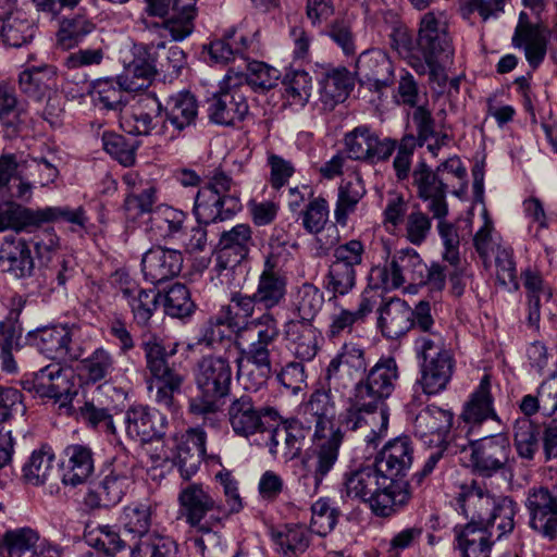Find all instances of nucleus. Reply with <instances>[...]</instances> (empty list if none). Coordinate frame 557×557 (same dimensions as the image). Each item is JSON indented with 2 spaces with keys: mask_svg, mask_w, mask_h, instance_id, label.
Returning a JSON list of instances; mask_svg holds the SVG:
<instances>
[{
  "mask_svg": "<svg viewBox=\"0 0 557 557\" xmlns=\"http://www.w3.org/2000/svg\"><path fill=\"white\" fill-rule=\"evenodd\" d=\"M399 377L393 357H382L359 379L347 398L346 408L338 414L339 424L357 431L368 426L366 442L376 446L386 435L389 421L386 399L393 394Z\"/></svg>",
  "mask_w": 557,
  "mask_h": 557,
  "instance_id": "f257e3e1",
  "label": "nucleus"
},
{
  "mask_svg": "<svg viewBox=\"0 0 557 557\" xmlns=\"http://www.w3.org/2000/svg\"><path fill=\"white\" fill-rule=\"evenodd\" d=\"M232 377V366L226 357L207 355L198 359L193 368L197 394L188 401L189 412L213 426L223 400L231 394Z\"/></svg>",
  "mask_w": 557,
  "mask_h": 557,
  "instance_id": "f03ea898",
  "label": "nucleus"
},
{
  "mask_svg": "<svg viewBox=\"0 0 557 557\" xmlns=\"http://www.w3.org/2000/svg\"><path fill=\"white\" fill-rule=\"evenodd\" d=\"M186 53L178 46L136 45L134 58L120 74L121 84L129 90H144L149 87L157 74L164 78L177 77L185 67Z\"/></svg>",
  "mask_w": 557,
  "mask_h": 557,
  "instance_id": "7ed1b4c3",
  "label": "nucleus"
},
{
  "mask_svg": "<svg viewBox=\"0 0 557 557\" xmlns=\"http://www.w3.org/2000/svg\"><path fill=\"white\" fill-rule=\"evenodd\" d=\"M342 494L367 503L375 516L383 518L393 516L405 506L374 465L345 473Z\"/></svg>",
  "mask_w": 557,
  "mask_h": 557,
  "instance_id": "20e7f679",
  "label": "nucleus"
},
{
  "mask_svg": "<svg viewBox=\"0 0 557 557\" xmlns=\"http://www.w3.org/2000/svg\"><path fill=\"white\" fill-rule=\"evenodd\" d=\"M242 205L235 183L224 172H216L196 194L193 213L199 224H211L232 219Z\"/></svg>",
  "mask_w": 557,
  "mask_h": 557,
  "instance_id": "39448f33",
  "label": "nucleus"
},
{
  "mask_svg": "<svg viewBox=\"0 0 557 557\" xmlns=\"http://www.w3.org/2000/svg\"><path fill=\"white\" fill-rule=\"evenodd\" d=\"M252 330L256 331V337L247 348H242V355L245 360L258 368L256 383L251 386L258 388L267 383L272 373L271 352L281 331L276 317L268 310L245 323L244 332Z\"/></svg>",
  "mask_w": 557,
  "mask_h": 557,
  "instance_id": "423d86ee",
  "label": "nucleus"
},
{
  "mask_svg": "<svg viewBox=\"0 0 557 557\" xmlns=\"http://www.w3.org/2000/svg\"><path fill=\"white\" fill-rule=\"evenodd\" d=\"M413 461V446L408 436L388 441L374 460V467L391 483L399 503L405 505L410 498L406 484L399 480L410 470Z\"/></svg>",
  "mask_w": 557,
  "mask_h": 557,
  "instance_id": "0eeeda50",
  "label": "nucleus"
},
{
  "mask_svg": "<svg viewBox=\"0 0 557 557\" xmlns=\"http://www.w3.org/2000/svg\"><path fill=\"white\" fill-rule=\"evenodd\" d=\"M22 386L36 397L53 399L59 404V408L65 409L66 412L71 411V404L77 395V389L59 363H50L37 371L26 373L22 380Z\"/></svg>",
  "mask_w": 557,
  "mask_h": 557,
  "instance_id": "6e6552de",
  "label": "nucleus"
},
{
  "mask_svg": "<svg viewBox=\"0 0 557 557\" xmlns=\"http://www.w3.org/2000/svg\"><path fill=\"white\" fill-rule=\"evenodd\" d=\"M343 440L342 430L313 432L312 446L304 461L307 473L302 476L305 484L312 483V493L318 491L324 478L336 465Z\"/></svg>",
  "mask_w": 557,
  "mask_h": 557,
  "instance_id": "1a4fd4ad",
  "label": "nucleus"
},
{
  "mask_svg": "<svg viewBox=\"0 0 557 557\" xmlns=\"http://www.w3.org/2000/svg\"><path fill=\"white\" fill-rule=\"evenodd\" d=\"M240 76L225 75L219 92L208 100V117L218 125L232 126L249 112L247 96L240 88Z\"/></svg>",
  "mask_w": 557,
  "mask_h": 557,
  "instance_id": "9d476101",
  "label": "nucleus"
},
{
  "mask_svg": "<svg viewBox=\"0 0 557 557\" xmlns=\"http://www.w3.org/2000/svg\"><path fill=\"white\" fill-rule=\"evenodd\" d=\"M422 307L431 310L430 301L420 300L411 308L406 300L398 297L384 300L377 308L376 326L385 338L399 339L409 331H416L418 312Z\"/></svg>",
  "mask_w": 557,
  "mask_h": 557,
  "instance_id": "9b49d317",
  "label": "nucleus"
},
{
  "mask_svg": "<svg viewBox=\"0 0 557 557\" xmlns=\"http://www.w3.org/2000/svg\"><path fill=\"white\" fill-rule=\"evenodd\" d=\"M178 344L164 342L156 335H150L141 343L145 354L146 369L149 373L147 384H183L184 375L170 363V358L176 355Z\"/></svg>",
  "mask_w": 557,
  "mask_h": 557,
  "instance_id": "f8f14e48",
  "label": "nucleus"
},
{
  "mask_svg": "<svg viewBox=\"0 0 557 557\" xmlns=\"http://www.w3.org/2000/svg\"><path fill=\"white\" fill-rule=\"evenodd\" d=\"M524 506L529 512V525L544 540H557V483L553 491L547 487H532L527 494Z\"/></svg>",
  "mask_w": 557,
  "mask_h": 557,
  "instance_id": "ddd939ff",
  "label": "nucleus"
},
{
  "mask_svg": "<svg viewBox=\"0 0 557 557\" xmlns=\"http://www.w3.org/2000/svg\"><path fill=\"white\" fill-rule=\"evenodd\" d=\"M468 437L471 448L470 462L474 473L491 478L506 466L509 460L510 445L505 435Z\"/></svg>",
  "mask_w": 557,
  "mask_h": 557,
  "instance_id": "4468645a",
  "label": "nucleus"
},
{
  "mask_svg": "<svg viewBox=\"0 0 557 557\" xmlns=\"http://www.w3.org/2000/svg\"><path fill=\"white\" fill-rule=\"evenodd\" d=\"M78 327L75 325H54L37 330L34 334V344L37 349L53 360H78L83 347L77 343Z\"/></svg>",
  "mask_w": 557,
  "mask_h": 557,
  "instance_id": "2eb2a0df",
  "label": "nucleus"
},
{
  "mask_svg": "<svg viewBox=\"0 0 557 557\" xmlns=\"http://www.w3.org/2000/svg\"><path fill=\"white\" fill-rule=\"evenodd\" d=\"M345 147L350 159L375 164L389 159L396 149V140L380 139L369 126L360 125L346 134Z\"/></svg>",
  "mask_w": 557,
  "mask_h": 557,
  "instance_id": "dca6fc26",
  "label": "nucleus"
},
{
  "mask_svg": "<svg viewBox=\"0 0 557 557\" xmlns=\"http://www.w3.org/2000/svg\"><path fill=\"white\" fill-rule=\"evenodd\" d=\"M550 29L543 23H531L525 12H520L511 45L522 49L530 67L536 70L544 61L550 40Z\"/></svg>",
  "mask_w": 557,
  "mask_h": 557,
  "instance_id": "f3484780",
  "label": "nucleus"
},
{
  "mask_svg": "<svg viewBox=\"0 0 557 557\" xmlns=\"http://www.w3.org/2000/svg\"><path fill=\"white\" fill-rule=\"evenodd\" d=\"M181 513L190 527H200L210 516L221 517L222 505L210 488L201 483H189L178 494Z\"/></svg>",
  "mask_w": 557,
  "mask_h": 557,
  "instance_id": "a211bd4d",
  "label": "nucleus"
},
{
  "mask_svg": "<svg viewBox=\"0 0 557 557\" xmlns=\"http://www.w3.org/2000/svg\"><path fill=\"white\" fill-rule=\"evenodd\" d=\"M252 228L247 223H239L220 234L215 268L219 271L234 269L249 256L255 246Z\"/></svg>",
  "mask_w": 557,
  "mask_h": 557,
  "instance_id": "6ab92c4d",
  "label": "nucleus"
},
{
  "mask_svg": "<svg viewBox=\"0 0 557 557\" xmlns=\"http://www.w3.org/2000/svg\"><path fill=\"white\" fill-rule=\"evenodd\" d=\"M418 47L423 55L435 57L441 61L450 62L454 55L451 38L443 14L428 12L420 22Z\"/></svg>",
  "mask_w": 557,
  "mask_h": 557,
  "instance_id": "aec40b11",
  "label": "nucleus"
},
{
  "mask_svg": "<svg viewBox=\"0 0 557 557\" xmlns=\"http://www.w3.org/2000/svg\"><path fill=\"white\" fill-rule=\"evenodd\" d=\"M207 434L202 429L194 428L174 438L172 454L169 457L178 469L182 479L195 475L206 455Z\"/></svg>",
  "mask_w": 557,
  "mask_h": 557,
  "instance_id": "412c9836",
  "label": "nucleus"
},
{
  "mask_svg": "<svg viewBox=\"0 0 557 557\" xmlns=\"http://www.w3.org/2000/svg\"><path fill=\"white\" fill-rule=\"evenodd\" d=\"M412 185L418 197L426 202V209L433 218H446L448 203L446 188L437 171L432 170L425 161H420L412 171Z\"/></svg>",
  "mask_w": 557,
  "mask_h": 557,
  "instance_id": "4be33fe9",
  "label": "nucleus"
},
{
  "mask_svg": "<svg viewBox=\"0 0 557 557\" xmlns=\"http://www.w3.org/2000/svg\"><path fill=\"white\" fill-rule=\"evenodd\" d=\"M499 495L494 494L484 483L472 481L463 484L457 497L461 512L469 519L468 523L487 527Z\"/></svg>",
  "mask_w": 557,
  "mask_h": 557,
  "instance_id": "5701e85b",
  "label": "nucleus"
},
{
  "mask_svg": "<svg viewBox=\"0 0 557 557\" xmlns=\"http://www.w3.org/2000/svg\"><path fill=\"white\" fill-rule=\"evenodd\" d=\"M356 75L362 85L381 92L394 82L393 62L380 49L363 51L356 61Z\"/></svg>",
  "mask_w": 557,
  "mask_h": 557,
  "instance_id": "b1692460",
  "label": "nucleus"
},
{
  "mask_svg": "<svg viewBox=\"0 0 557 557\" xmlns=\"http://www.w3.org/2000/svg\"><path fill=\"white\" fill-rule=\"evenodd\" d=\"M286 294L287 276L278 270L277 257L271 252L265 257L253 295L263 310L272 311L285 301Z\"/></svg>",
  "mask_w": 557,
  "mask_h": 557,
  "instance_id": "393cba45",
  "label": "nucleus"
},
{
  "mask_svg": "<svg viewBox=\"0 0 557 557\" xmlns=\"http://www.w3.org/2000/svg\"><path fill=\"white\" fill-rule=\"evenodd\" d=\"M163 106L154 95H144L126 109L120 117L124 132L135 136H148L161 123Z\"/></svg>",
  "mask_w": 557,
  "mask_h": 557,
  "instance_id": "a878e982",
  "label": "nucleus"
},
{
  "mask_svg": "<svg viewBox=\"0 0 557 557\" xmlns=\"http://www.w3.org/2000/svg\"><path fill=\"white\" fill-rule=\"evenodd\" d=\"M417 321L416 337L413 339V351L417 359L422 362L451 356L446 349L445 338L435 329V320L432 315V309L428 311L425 307L419 310Z\"/></svg>",
  "mask_w": 557,
  "mask_h": 557,
  "instance_id": "bb28decb",
  "label": "nucleus"
},
{
  "mask_svg": "<svg viewBox=\"0 0 557 557\" xmlns=\"http://www.w3.org/2000/svg\"><path fill=\"white\" fill-rule=\"evenodd\" d=\"M227 421L237 436L248 438L264 432L262 408L257 407L248 394L234 396L226 409Z\"/></svg>",
  "mask_w": 557,
  "mask_h": 557,
  "instance_id": "cd10ccee",
  "label": "nucleus"
},
{
  "mask_svg": "<svg viewBox=\"0 0 557 557\" xmlns=\"http://www.w3.org/2000/svg\"><path fill=\"white\" fill-rule=\"evenodd\" d=\"M126 434L134 441L148 443L164 434L165 418L148 406H134L124 416Z\"/></svg>",
  "mask_w": 557,
  "mask_h": 557,
  "instance_id": "c85d7f7f",
  "label": "nucleus"
},
{
  "mask_svg": "<svg viewBox=\"0 0 557 557\" xmlns=\"http://www.w3.org/2000/svg\"><path fill=\"white\" fill-rule=\"evenodd\" d=\"M460 418L465 423L463 428H467V436H472L474 430L480 428L484 421L494 420L499 422V418L493 406L491 381L488 375H484L481 379L478 388L465 403Z\"/></svg>",
  "mask_w": 557,
  "mask_h": 557,
  "instance_id": "c756f323",
  "label": "nucleus"
},
{
  "mask_svg": "<svg viewBox=\"0 0 557 557\" xmlns=\"http://www.w3.org/2000/svg\"><path fill=\"white\" fill-rule=\"evenodd\" d=\"M454 414L436 406L422 409L414 419V433L425 444L444 445L453 425Z\"/></svg>",
  "mask_w": 557,
  "mask_h": 557,
  "instance_id": "7c9ffc66",
  "label": "nucleus"
},
{
  "mask_svg": "<svg viewBox=\"0 0 557 557\" xmlns=\"http://www.w3.org/2000/svg\"><path fill=\"white\" fill-rule=\"evenodd\" d=\"M183 255L180 250L152 247L143 257L144 276L152 284H159L180 274L183 267Z\"/></svg>",
  "mask_w": 557,
  "mask_h": 557,
  "instance_id": "2f4dec72",
  "label": "nucleus"
},
{
  "mask_svg": "<svg viewBox=\"0 0 557 557\" xmlns=\"http://www.w3.org/2000/svg\"><path fill=\"white\" fill-rule=\"evenodd\" d=\"M60 469L64 485L76 487L87 483L95 471L91 449L78 444L67 446L63 451Z\"/></svg>",
  "mask_w": 557,
  "mask_h": 557,
  "instance_id": "473e14b6",
  "label": "nucleus"
},
{
  "mask_svg": "<svg viewBox=\"0 0 557 557\" xmlns=\"http://www.w3.org/2000/svg\"><path fill=\"white\" fill-rule=\"evenodd\" d=\"M17 84L23 95L40 102L57 88V69L49 64L26 66L18 74Z\"/></svg>",
  "mask_w": 557,
  "mask_h": 557,
  "instance_id": "72a5a7b5",
  "label": "nucleus"
},
{
  "mask_svg": "<svg viewBox=\"0 0 557 557\" xmlns=\"http://www.w3.org/2000/svg\"><path fill=\"white\" fill-rule=\"evenodd\" d=\"M0 269L15 278L30 276L34 271L32 251L22 238L8 236L0 245Z\"/></svg>",
  "mask_w": 557,
  "mask_h": 557,
  "instance_id": "f704fd0d",
  "label": "nucleus"
},
{
  "mask_svg": "<svg viewBox=\"0 0 557 557\" xmlns=\"http://www.w3.org/2000/svg\"><path fill=\"white\" fill-rule=\"evenodd\" d=\"M128 482L129 478L124 472L113 469L95 488L88 490L84 503L91 509L114 506L122 500Z\"/></svg>",
  "mask_w": 557,
  "mask_h": 557,
  "instance_id": "c9c22d12",
  "label": "nucleus"
},
{
  "mask_svg": "<svg viewBox=\"0 0 557 557\" xmlns=\"http://www.w3.org/2000/svg\"><path fill=\"white\" fill-rule=\"evenodd\" d=\"M437 220V232L443 245V259L447 261L454 271L449 274L453 289L457 295L463 290L462 276L463 268L460 259V238L457 227L445 220V218H435Z\"/></svg>",
  "mask_w": 557,
  "mask_h": 557,
  "instance_id": "e433bc0d",
  "label": "nucleus"
},
{
  "mask_svg": "<svg viewBox=\"0 0 557 557\" xmlns=\"http://www.w3.org/2000/svg\"><path fill=\"white\" fill-rule=\"evenodd\" d=\"M197 0H174V7L162 18L161 29L174 41H182L195 29Z\"/></svg>",
  "mask_w": 557,
  "mask_h": 557,
  "instance_id": "4c0bfd02",
  "label": "nucleus"
},
{
  "mask_svg": "<svg viewBox=\"0 0 557 557\" xmlns=\"http://www.w3.org/2000/svg\"><path fill=\"white\" fill-rule=\"evenodd\" d=\"M285 335L298 359L310 361L315 357L320 333L312 323L290 320L285 324Z\"/></svg>",
  "mask_w": 557,
  "mask_h": 557,
  "instance_id": "58836bf2",
  "label": "nucleus"
},
{
  "mask_svg": "<svg viewBox=\"0 0 557 557\" xmlns=\"http://www.w3.org/2000/svg\"><path fill=\"white\" fill-rule=\"evenodd\" d=\"M454 532L461 557H491L493 542L487 527L467 523L455 527Z\"/></svg>",
  "mask_w": 557,
  "mask_h": 557,
  "instance_id": "ea45409f",
  "label": "nucleus"
},
{
  "mask_svg": "<svg viewBox=\"0 0 557 557\" xmlns=\"http://www.w3.org/2000/svg\"><path fill=\"white\" fill-rule=\"evenodd\" d=\"M271 540L280 557H298L310 545L309 530L297 523H287L273 529Z\"/></svg>",
  "mask_w": 557,
  "mask_h": 557,
  "instance_id": "a19ab883",
  "label": "nucleus"
},
{
  "mask_svg": "<svg viewBox=\"0 0 557 557\" xmlns=\"http://www.w3.org/2000/svg\"><path fill=\"white\" fill-rule=\"evenodd\" d=\"M28 112L15 91L7 85L0 84V126L9 136H15L26 125Z\"/></svg>",
  "mask_w": 557,
  "mask_h": 557,
  "instance_id": "79ce46f5",
  "label": "nucleus"
},
{
  "mask_svg": "<svg viewBox=\"0 0 557 557\" xmlns=\"http://www.w3.org/2000/svg\"><path fill=\"white\" fill-rule=\"evenodd\" d=\"M320 85V100L324 109L332 110L347 98L354 87V78L346 67H334L323 74Z\"/></svg>",
  "mask_w": 557,
  "mask_h": 557,
  "instance_id": "37998d69",
  "label": "nucleus"
},
{
  "mask_svg": "<svg viewBox=\"0 0 557 557\" xmlns=\"http://www.w3.org/2000/svg\"><path fill=\"white\" fill-rule=\"evenodd\" d=\"M421 377L419 384L428 395H436L446 389L454 373L451 356L420 362Z\"/></svg>",
  "mask_w": 557,
  "mask_h": 557,
  "instance_id": "c03bdc74",
  "label": "nucleus"
},
{
  "mask_svg": "<svg viewBox=\"0 0 557 557\" xmlns=\"http://www.w3.org/2000/svg\"><path fill=\"white\" fill-rule=\"evenodd\" d=\"M122 298L127 302L134 321L147 326L158 308L161 294L154 289H143L136 285L121 288Z\"/></svg>",
  "mask_w": 557,
  "mask_h": 557,
  "instance_id": "a18cd8bd",
  "label": "nucleus"
},
{
  "mask_svg": "<svg viewBox=\"0 0 557 557\" xmlns=\"http://www.w3.org/2000/svg\"><path fill=\"white\" fill-rule=\"evenodd\" d=\"M165 112V122L182 132L195 124L198 116V102L189 91L178 92L171 96L163 107Z\"/></svg>",
  "mask_w": 557,
  "mask_h": 557,
  "instance_id": "49530a36",
  "label": "nucleus"
},
{
  "mask_svg": "<svg viewBox=\"0 0 557 557\" xmlns=\"http://www.w3.org/2000/svg\"><path fill=\"white\" fill-rule=\"evenodd\" d=\"M79 372L86 383L107 382L115 372L116 362L113 354L103 348H96L89 356L81 360Z\"/></svg>",
  "mask_w": 557,
  "mask_h": 557,
  "instance_id": "de8ad7c7",
  "label": "nucleus"
},
{
  "mask_svg": "<svg viewBox=\"0 0 557 557\" xmlns=\"http://www.w3.org/2000/svg\"><path fill=\"white\" fill-rule=\"evenodd\" d=\"M335 396L323 387L317 389L310 396L306 406L307 412L314 418V431H336L341 430L334 425V418L336 416Z\"/></svg>",
  "mask_w": 557,
  "mask_h": 557,
  "instance_id": "09e8293b",
  "label": "nucleus"
},
{
  "mask_svg": "<svg viewBox=\"0 0 557 557\" xmlns=\"http://www.w3.org/2000/svg\"><path fill=\"white\" fill-rule=\"evenodd\" d=\"M39 209H29L14 201L0 202V232H22L33 227H39Z\"/></svg>",
  "mask_w": 557,
  "mask_h": 557,
  "instance_id": "8fccbe9b",
  "label": "nucleus"
},
{
  "mask_svg": "<svg viewBox=\"0 0 557 557\" xmlns=\"http://www.w3.org/2000/svg\"><path fill=\"white\" fill-rule=\"evenodd\" d=\"M84 540L88 546L106 555L113 556L126 548V542L114 525L87 523Z\"/></svg>",
  "mask_w": 557,
  "mask_h": 557,
  "instance_id": "3c124183",
  "label": "nucleus"
},
{
  "mask_svg": "<svg viewBox=\"0 0 557 557\" xmlns=\"http://www.w3.org/2000/svg\"><path fill=\"white\" fill-rule=\"evenodd\" d=\"M256 308H261L259 300H257L253 294L246 295L239 292H235L231 295V302L228 306L223 307L224 322L232 329H236L237 345L240 346V332H244V326L240 320L250 321L253 319Z\"/></svg>",
  "mask_w": 557,
  "mask_h": 557,
  "instance_id": "603ef678",
  "label": "nucleus"
},
{
  "mask_svg": "<svg viewBox=\"0 0 557 557\" xmlns=\"http://www.w3.org/2000/svg\"><path fill=\"white\" fill-rule=\"evenodd\" d=\"M230 76H240V88L247 92L250 86L255 90H265L274 87L280 78L278 70L264 62L253 61L248 64L247 73L228 70Z\"/></svg>",
  "mask_w": 557,
  "mask_h": 557,
  "instance_id": "864d4df0",
  "label": "nucleus"
},
{
  "mask_svg": "<svg viewBox=\"0 0 557 557\" xmlns=\"http://www.w3.org/2000/svg\"><path fill=\"white\" fill-rule=\"evenodd\" d=\"M512 436L519 457L532 460L540 447L541 426L527 417H520L513 423Z\"/></svg>",
  "mask_w": 557,
  "mask_h": 557,
  "instance_id": "5fc2aeb1",
  "label": "nucleus"
},
{
  "mask_svg": "<svg viewBox=\"0 0 557 557\" xmlns=\"http://www.w3.org/2000/svg\"><path fill=\"white\" fill-rule=\"evenodd\" d=\"M54 454L49 446L34 450L23 466V479L27 484L39 486L45 484L53 471Z\"/></svg>",
  "mask_w": 557,
  "mask_h": 557,
  "instance_id": "6e6d98bb",
  "label": "nucleus"
},
{
  "mask_svg": "<svg viewBox=\"0 0 557 557\" xmlns=\"http://www.w3.org/2000/svg\"><path fill=\"white\" fill-rule=\"evenodd\" d=\"M324 304L323 293L311 283H304L298 287L293 299V311L298 321L311 323Z\"/></svg>",
  "mask_w": 557,
  "mask_h": 557,
  "instance_id": "4d7b16f0",
  "label": "nucleus"
},
{
  "mask_svg": "<svg viewBox=\"0 0 557 557\" xmlns=\"http://www.w3.org/2000/svg\"><path fill=\"white\" fill-rule=\"evenodd\" d=\"M35 27L26 18L0 14V38L4 45L21 48L35 37Z\"/></svg>",
  "mask_w": 557,
  "mask_h": 557,
  "instance_id": "13d9d810",
  "label": "nucleus"
},
{
  "mask_svg": "<svg viewBox=\"0 0 557 557\" xmlns=\"http://www.w3.org/2000/svg\"><path fill=\"white\" fill-rule=\"evenodd\" d=\"M131 554L132 557H178V545L172 537L158 532L137 540Z\"/></svg>",
  "mask_w": 557,
  "mask_h": 557,
  "instance_id": "bf43d9fd",
  "label": "nucleus"
},
{
  "mask_svg": "<svg viewBox=\"0 0 557 557\" xmlns=\"http://www.w3.org/2000/svg\"><path fill=\"white\" fill-rule=\"evenodd\" d=\"M153 508L150 504H132L124 507L121 515V522L128 533L134 534L137 540L144 535H152L157 531H150L152 523Z\"/></svg>",
  "mask_w": 557,
  "mask_h": 557,
  "instance_id": "052dcab7",
  "label": "nucleus"
},
{
  "mask_svg": "<svg viewBox=\"0 0 557 557\" xmlns=\"http://www.w3.org/2000/svg\"><path fill=\"white\" fill-rule=\"evenodd\" d=\"M95 28L96 25L83 14L66 17L61 22L57 34L58 45L65 50L72 49L78 46Z\"/></svg>",
  "mask_w": 557,
  "mask_h": 557,
  "instance_id": "680f3d73",
  "label": "nucleus"
},
{
  "mask_svg": "<svg viewBox=\"0 0 557 557\" xmlns=\"http://www.w3.org/2000/svg\"><path fill=\"white\" fill-rule=\"evenodd\" d=\"M392 263L395 271L403 276L404 284L406 282L416 285L422 284V280L425 277L424 273H426V263L414 249L398 250L394 255Z\"/></svg>",
  "mask_w": 557,
  "mask_h": 557,
  "instance_id": "e2e57ef3",
  "label": "nucleus"
},
{
  "mask_svg": "<svg viewBox=\"0 0 557 557\" xmlns=\"http://www.w3.org/2000/svg\"><path fill=\"white\" fill-rule=\"evenodd\" d=\"M366 195V188L360 177H355L343 184L338 189V198L334 211L335 220L345 226L347 218L356 209L357 203Z\"/></svg>",
  "mask_w": 557,
  "mask_h": 557,
  "instance_id": "0e129e2a",
  "label": "nucleus"
},
{
  "mask_svg": "<svg viewBox=\"0 0 557 557\" xmlns=\"http://www.w3.org/2000/svg\"><path fill=\"white\" fill-rule=\"evenodd\" d=\"M157 201V186L153 183H146L139 191L126 193L123 209L129 219L136 220L144 214L154 212Z\"/></svg>",
  "mask_w": 557,
  "mask_h": 557,
  "instance_id": "69168bd1",
  "label": "nucleus"
},
{
  "mask_svg": "<svg viewBox=\"0 0 557 557\" xmlns=\"http://www.w3.org/2000/svg\"><path fill=\"white\" fill-rule=\"evenodd\" d=\"M221 517L210 516L200 527H191L195 531L194 544L203 557H223V542L221 535L213 530Z\"/></svg>",
  "mask_w": 557,
  "mask_h": 557,
  "instance_id": "338daca9",
  "label": "nucleus"
},
{
  "mask_svg": "<svg viewBox=\"0 0 557 557\" xmlns=\"http://www.w3.org/2000/svg\"><path fill=\"white\" fill-rule=\"evenodd\" d=\"M3 542L10 557H30L39 542V534L32 528L9 530Z\"/></svg>",
  "mask_w": 557,
  "mask_h": 557,
  "instance_id": "774afa93",
  "label": "nucleus"
}]
</instances>
